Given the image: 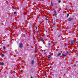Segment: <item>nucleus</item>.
<instances>
[{"mask_svg":"<svg viewBox=\"0 0 78 78\" xmlns=\"http://www.w3.org/2000/svg\"><path fill=\"white\" fill-rule=\"evenodd\" d=\"M31 65L29 66V69L30 71H31L32 70H33V65H34V61L33 60H32L31 61Z\"/></svg>","mask_w":78,"mask_h":78,"instance_id":"nucleus-1","label":"nucleus"},{"mask_svg":"<svg viewBox=\"0 0 78 78\" xmlns=\"http://www.w3.org/2000/svg\"><path fill=\"white\" fill-rule=\"evenodd\" d=\"M74 19L73 18H69L68 19V21H70L73 20Z\"/></svg>","mask_w":78,"mask_h":78,"instance_id":"nucleus-2","label":"nucleus"},{"mask_svg":"<svg viewBox=\"0 0 78 78\" xmlns=\"http://www.w3.org/2000/svg\"><path fill=\"white\" fill-rule=\"evenodd\" d=\"M20 48H22L23 47V44L22 43H20L19 45Z\"/></svg>","mask_w":78,"mask_h":78,"instance_id":"nucleus-3","label":"nucleus"},{"mask_svg":"<svg viewBox=\"0 0 78 78\" xmlns=\"http://www.w3.org/2000/svg\"><path fill=\"white\" fill-rule=\"evenodd\" d=\"M69 52L67 51V52H66L65 53V55H66V56H67V55H69Z\"/></svg>","mask_w":78,"mask_h":78,"instance_id":"nucleus-4","label":"nucleus"},{"mask_svg":"<svg viewBox=\"0 0 78 78\" xmlns=\"http://www.w3.org/2000/svg\"><path fill=\"white\" fill-rule=\"evenodd\" d=\"M61 55V53L60 52L58 53V55H57V57H58V56H59Z\"/></svg>","mask_w":78,"mask_h":78,"instance_id":"nucleus-5","label":"nucleus"},{"mask_svg":"<svg viewBox=\"0 0 78 78\" xmlns=\"http://www.w3.org/2000/svg\"><path fill=\"white\" fill-rule=\"evenodd\" d=\"M40 41H41V42H44V38H42L41 39H40Z\"/></svg>","mask_w":78,"mask_h":78,"instance_id":"nucleus-6","label":"nucleus"},{"mask_svg":"<svg viewBox=\"0 0 78 78\" xmlns=\"http://www.w3.org/2000/svg\"><path fill=\"white\" fill-rule=\"evenodd\" d=\"M70 43L71 44L75 43V41H74V40H73L72 41L70 42Z\"/></svg>","mask_w":78,"mask_h":78,"instance_id":"nucleus-7","label":"nucleus"},{"mask_svg":"<svg viewBox=\"0 0 78 78\" xmlns=\"http://www.w3.org/2000/svg\"><path fill=\"white\" fill-rule=\"evenodd\" d=\"M62 56L64 57H66V54H62Z\"/></svg>","mask_w":78,"mask_h":78,"instance_id":"nucleus-8","label":"nucleus"},{"mask_svg":"<svg viewBox=\"0 0 78 78\" xmlns=\"http://www.w3.org/2000/svg\"><path fill=\"white\" fill-rule=\"evenodd\" d=\"M5 49H6V47H5V46H4L3 47V50H5Z\"/></svg>","mask_w":78,"mask_h":78,"instance_id":"nucleus-9","label":"nucleus"},{"mask_svg":"<svg viewBox=\"0 0 78 78\" xmlns=\"http://www.w3.org/2000/svg\"><path fill=\"white\" fill-rule=\"evenodd\" d=\"M67 16L66 17H69V13L67 14Z\"/></svg>","mask_w":78,"mask_h":78,"instance_id":"nucleus-10","label":"nucleus"},{"mask_svg":"<svg viewBox=\"0 0 78 78\" xmlns=\"http://www.w3.org/2000/svg\"><path fill=\"white\" fill-rule=\"evenodd\" d=\"M51 57V55H48V58H50Z\"/></svg>","mask_w":78,"mask_h":78,"instance_id":"nucleus-11","label":"nucleus"},{"mask_svg":"<svg viewBox=\"0 0 78 78\" xmlns=\"http://www.w3.org/2000/svg\"><path fill=\"white\" fill-rule=\"evenodd\" d=\"M1 64L2 66H3V65H4V63L3 62L1 63Z\"/></svg>","mask_w":78,"mask_h":78,"instance_id":"nucleus-12","label":"nucleus"},{"mask_svg":"<svg viewBox=\"0 0 78 78\" xmlns=\"http://www.w3.org/2000/svg\"><path fill=\"white\" fill-rule=\"evenodd\" d=\"M51 5H53V2H52L51 1Z\"/></svg>","mask_w":78,"mask_h":78,"instance_id":"nucleus-13","label":"nucleus"},{"mask_svg":"<svg viewBox=\"0 0 78 78\" xmlns=\"http://www.w3.org/2000/svg\"><path fill=\"white\" fill-rule=\"evenodd\" d=\"M53 13H54V14H55V13H56V12H55V11H53Z\"/></svg>","mask_w":78,"mask_h":78,"instance_id":"nucleus-14","label":"nucleus"},{"mask_svg":"<svg viewBox=\"0 0 78 78\" xmlns=\"http://www.w3.org/2000/svg\"><path fill=\"white\" fill-rule=\"evenodd\" d=\"M2 57H4V56H5V55H4V54H3L2 55Z\"/></svg>","mask_w":78,"mask_h":78,"instance_id":"nucleus-15","label":"nucleus"},{"mask_svg":"<svg viewBox=\"0 0 78 78\" xmlns=\"http://www.w3.org/2000/svg\"><path fill=\"white\" fill-rule=\"evenodd\" d=\"M13 14H16V12H13Z\"/></svg>","mask_w":78,"mask_h":78,"instance_id":"nucleus-16","label":"nucleus"},{"mask_svg":"<svg viewBox=\"0 0 78 78\" xmlns=\"http://www.w3.org/2000/svg\"><path fill=\"white\" fill-rule=\"evenodd\" d=\"M61 1L60 0H58V3H59L60 2H61Z\"/></svg>","mask_w":78,"mask_h":78,"instance_id":"nucleus-17","label":"nucleus"},{"mask_svg":"<svg viewBox=\"0 0 78 78\" xmlns=\"http://www.w3.org/2000/svg\"><path fill=\"white\" fill-rule=\"evenodd\" d=\"M60 36H61V34H59V35H58V37H60Z\"/></svg>","mask_w":78,"mask_h":78,"instance_id":"nucleus-18","label":"nucleus"},{"mask_svg":"<svg viewBox=\"0 0 78 78\" xmlns=\"http://www.w3.org/2000/svg\"><path fill=\"white\" fill-rule=\"evenodd\" d=\"M35 30H37V27H36V26H35Z\"/></svg>","mask_w":78,"mask_h":78,"instance_id":"nucleus-19","label":"nucleus"},{"mask_svg":"<svg viewBox=\"0 0 78 78\" xmlns=\"http://www.w3.org/2000/svg\"><path fill=\"white\" fill-rule=\"evenodd\" d=\"M55 14V17H56V16H57V14H56V13Z\"/></svg>","mask_w":78,"mask_h":78,"instance_id":"nucleus-20","label":"nucleus"},{"mask_svg":"<svg viewBox=\"0 0 78 78\" xmlns=\"http://www.w3.org/2000/svg\"><path fill=\"white\" fill-rule=\"evenodd\" d=\"M76 65H75V64L74 65V67H76Z\"/></svg>","mask_w":78,"mask_h":78,"instance_id":"nucleus-21","label":"nucleus"},{"mask_svg":"<svg viewBox=\"0 0 78 78\" xmlns=\"http://www.w3.org/2000/svg\"><path fill=\"white\" fill-rule=\"evenodd\" d=\"M45 19L46 20H47V19L46 18H45Z\"/></svg>","mask_w":78,"mask_h":78,"instance_id":"nucleus-22","label":"nucleus"},{"mask_svg":"<svg viewBox=\"0 0 78 78\" xmlns=\"http://www.w3.org/2000/svg\"><path fill=\"white\" fill-rule=\"evenodd\" d=\"M30 78H33V76H31Z\"/></svg>","mask_w":78,"mask_h":78,"instance_id":"nucleus-23","label":"nucleus"},{"mask_svg":"<svg viewBox=\"0 0 78 78\" xmlns=\"http://www.w3.org/2000/svg\"><path fill=\"white\" fill-rule=\"evenodd\" d=\"M51 44V43H50L49 44V45H50Z\"/></svg>","mask_w":78,"mask_h":78,"instance_id":"nucleus-24","label":"nucleus"},{"mask_svg":"<svg viewBox=\"0 0 78 78\" xmlns=\"http://www.w3.org/2000/svg\"><path fill=\"white\" fill-rule=\"evenodd\" d=\"M44 55H45V54H46V53H44Z\"/></svg>","mask_w":78,"mask_h":78,"instance_id":"nucleus-25","label":"nucleus"},{"mask_svg":"<svg viewBox=\"0 0 78 78\" xmlns=\"http://www.w3.org/2000/svg\"><path fill=\"white\" fill-rule=\"evenodd\" d=\"M44 52L45 51V50H44Z\"/></svg>","mask_w":78,"mask_h":78,"instance_id":"nucleus-26","label":"nucleus"},{"mask_svg":"<svg viewBox=\"0 0 78 78\" xmlns=\"http://www.w3.org/2000/svg\"><path fill=\"white\" fill-rule=\"evenodd\" d=\"M25 36V35H24V37Z\"/></svg>","mask_w":78,"mask_h":78,"instance_id":"nucleus-27","label":"nucleus"}]
</instances>
